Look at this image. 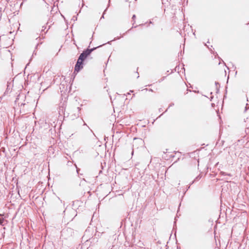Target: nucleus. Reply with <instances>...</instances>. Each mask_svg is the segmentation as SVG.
Returning a JSON list of instances; mask_svg holds the SVG:
<instances>
[{"label":"nucleus","instance_id":"obj_1","mask_svg":"<svg viewBox=\"0 0 249 249\" xmlns=\"http://www.w3.org/2000/svg\"><path fill=\"white\" fill-rule=\"evenodd\" d=\"M83 68V62L78 59L77 62L75 66L74 71L78 72Z\"/></svg>","mask_w":249,"mask_h":249},{"label":"nucleus","instance_id":"obj_2","mask_svg":"<svg viewBox=\"0 0 249 249\" xmlns=\"http://www.w3.org/2000/svg\"><path fill=\"white\" fill-rule=\"evenodd\" d=\"M7 223V221L4 219L3 215L0 214V224L2 226H4Z\"/></svg>","mask_w":249,"mask_h":249},{"label":"nucleus","instance_id":"obj_3","mask_svg":"<svg viewBox=\"0 0 249 249\" xmlns=\"http://www.w3.org/2000/svg\"><path fill=\"white\" fill-rule=\"evenodd\" d=\"M96 48H94L91 49H87L86 51L83 52V53H85V55L87 57Z\"/></svg>","mask_w":249,"mask_h":249},{"label":"nucleus","instance_id":"obj_4","mask_svg":"<svg viewBox=\"0 0 249 249\" xmlns=\"http://www.w3.org/2000/svg\"><path fill=\"white\" fill-rule=\"evenodd\" d=\"M87 57V56L85 55V53H82L80 54L79 58L78 59L80 60V61H82V62L83 60Z\"/></svg>","mask_w":249,"mask_h":249},{"label":"nucleus","instance_id":"obj_5","mask_svg":"<svg viewBox=\"0 0 249 249\" xmlns=\"http://www.w3.org/2000/svg\"><path fill=\"white\" fill-rule=\"evenodd\" d=\"M135 18H136V16H135V15H134L133 16V17H132V19H133V20H134V19Z\"/></svg>","mask_w":249,"mask_h":249},{"label":"nucleus","instance_id":"obj_6","mask_svg":"<svg viewBox=\"0 0 249 249\" xmlns=\"http://www.w3.org/2000/svg\"><path fill=\"white\" fill-rule=\"evenodd\" d=\"M104 18V15H103V16H102V17L101 18Z\"/></svg>","mask_w":249,"mask_h":249},{"label":"nucleus","instance_id":"obj_7","mask_svg":"<svg viewBox=\"0 0 249 249\" xmlns=\"http://www.w3.org/2000/svg\"><path fill=\"white\" fill-rule=\"evenodd\" d=\"M133 91V90H130V93H132Z\"/></svg>","mask_w":249,"mask_h":249},{"label":"nucleus","instance_id":"obj_8","mask_svg":"<svg viewBox=\"0 0 249 249\" xmlns=\"http://www.w3.org/2000/svg\"><path fill=\"white\" fill-rule=\"evenodd\" d=\"M133 91V90H130V93H132Z\"/></svg>","mask_w":249,"mask_h":249}]
</instances>
